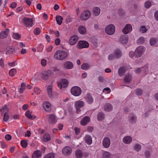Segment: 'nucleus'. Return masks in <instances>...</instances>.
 Returning a JSON list of instances; mask_svg holds the SVG:
<instances>
[{
  "mask_svg": "<svg viewBox=\"0 0 158 158\" xmlns=\"http://www.w3.org/2000/svg\"><path fill=\"white\" fill-rule=\"evenodd\" d=\"M57 84L59 88L61 89L62 88H65L68 86L69 81L66 79H63L58 81Z\"/></svg>",
  "mask_w": 158,
  "mask_h": 158,
  "instance_id": "39448f33",
  "label": "nucleus"
},
{
  "mask_svg": "<svg viewBox=\"0 0 158 158\" xmlns=\"http://www.w3.org/2000/svg\"><path fill=\"white\" fill-rule=\"evenodd\" d=\"M53 48V46L52 45H49L46 48V51L47 52H50L51 51Z\"/></svg>",
  "mask_w": 158,
  "mask_h": 158,
  "instance_id": "052dcab7",
  "label": "nucleus"
},
{
  "mask_svg": "<svg viewBox=\"0 0 158 158\" xmlns=\"http://www.w3.org/2000/svg\"><path fill=\"white\" fill-rule=\"evenodd\" d=\"M21 144L23 148H25L27 146V141L23 140L21 141Z\"/></svg>",
  "mask_w": 158,
  "mask_h": 158,
  "instance_id": "3c124183",
  "label": "nucleus"
},
{
  "mask_svg": "<svg viewBox=\"0 0 158 158\" xmlns=\"http://www.w3.org/2000/svg\"><path fill=\"white\" fill-rule=\"evenodd\" d=\"M115 28L114 26L112 24L109 25V35H113L115 32Z\"/></svg>",
  "mask_w": 158,
  "mask_h": 158,
  "instance_id": "cd10ccee",
  "label": "nucleus"
},
{
  "mask_svg": "<svg viewBox=\"0 0 158 158\" xmlns=\"http://www.w3.org/2000/svg\"><path fill=\"white\" fill-rule=\"evenodd\" d=\"M132 27L130 24H127L123 30V32L124 34H127L132 31Z\"/></svg>",
  "mask_w": 158,
  "mask_h": 158,
  "instance_id": "f8f14e48",
  "label": "nucleus"
},
{
  "mask_svg": "<svg viewBox=\"0 0 158 158\" xmlns=\"http://www.w3.org/2000/svg\"><path fill=\"white\" fill-rule=\"evenodd\" d=\"M9 118V116L7 113H5L4 114L3 121H6Z\"/></svg>",
  "mask_w": 158,
  "mask_h": 158,
  "instance_id": "4d7b16f0",
  "label": "nucleus"
},
{
  "mask_svg": "<svg viewBox=\"0 0 158 158\" xmlns=\"http://www.w3.org/2000/svg\"><path fill=\"white\" fill-rule=\"evenodd\" d=\"M60 40L59 38H57L55 40V44L56 45H58L60 44Z\"/></svg>",
  "mask_w": 158,
  "mask_h": 158,
  "instance_id": "69168bd1",
  "label": "nucleus"
},
{
  "mask_svg": "<svg viewBox=\"0 0 158 158\" xmlns=\"http://www.w3.org/2000/svg\"><path fill=\"white\" fill-rule=\"evenodd\" d=\"M89 43L86 41H79L77 44V48L78 49L87 48L89 47Z\"/></svg>",
  "mask_w": 158,
  "mask_h": 158,
  "instance_id": "423d86ee",
  "label": "nucleus"
},
{
  "mask_svg": "<svg viewBox=\"0 0 158 158\" xmlns=\"http://www.w3.org/2000/svg\"><path fill=\"white\" fill-rule=\"evenodd\" d=\"M143 93V91L141 89H137L136 90V93L138 95H140Z\"/></svg>",
  "mask_w": 158,
  "mask_h": 158,
  "instance_id": "13d9d810",
  "label": "nucleus"
},
{
  "mask_svg": "<svg viewBox=\"0 0 158 158\" xmlns=\"http://www.w3.org/2000/svg\"><path fill=\"white\" fill-rule=\"evenodd\" d=\"M16 70L15 69H11L9 71V74L10 76H14L16 73Z\"/></svg>",
  "mask_w": 158,
  "mask_h": 158,
  "instance_id": "49530a36",
  "label": "nucleus"
},
{
  "mask_svg": "<svg viewBox=\"0 0 158 158\" xmlns=\"http://www.w3.org/2000/svg\"><path fill=\"white\" fill-rule=\"evenodd\" d=\"M71 93L73 95L75 96H79L81 94V90L79 87L74 86L71 89Z\"/></svg>",
  "mask_w": 158,
  "mask_h": 158,
  "instance_id": "7ed1b4c3",
  "label": "nucleus"
},
{
  "mask_svg": "<svg viewBox=\"0 0 158 158\" xmlns=\"http://www.w3.org/2000/svg\"><path fill=\"white\" fill-rule=\"evenodd\" d=\"M148 67L147 66H144L140 68H138L135 70V72L137 74H139L140 72H138V70H142V72L146 74L148 73Z\"/></svg>",
  "mask_w": 158,
  "mask_h": 158,
  "instance_id": "2eb2a0df",
  "label": "nucleus"
},
{
  "mask_svg": "<svg viewBox=\"0 0 158 158\" xmlns=\"http://www.w3.org/2000/svg\"><path fill=\"white\" fill-rule=\"evenodd\" d=\"M0 111L2 114L3 113H7L9 111V109L5 105L0 109Z\"/></svg>",
  "mask_w": 158,
  "mask_h": 158,
  "instance_id": "c756f323",
  "label": "nucleus"
},
{
  "mask_svg": "<svg viewBox=\"0 0 158 158\" xmlns=\"http://www.w3.org/2000/svg\"><path fill=\"white\" fill-rule=\"evenodd\" d=\"M50 139V135L48 134H45L43 137V140L46 142L49 141Z\"/></svg>",
  "mask_w": 158,
  "mask_h": 158,
  "instance_id": "e433bc0d",
  "label": "nucleus"
},
{
  "mask_svg": "<svg viewBox=\"0 0 158 158\" xmlns=\"http://www.w3.org/2000/svg\"><path fill=\"white\" fill-rule=\"evenodd\" d=\"M40 28H36L35 29L34 32L35 35H38L40 34Z\"/></svg>",
  "mask_w": 158,
  "mask_h": 158,
  "instance_id": "5fc2aeb1",
  "label": "nucleus"
},
{
  "mask_svg": "<svg viewBox=\"0 0 158 158\" xmlns=\"http://www.w3.org/2000/svg\"><path fill=\"white\" fill-rule=\"evenodd\" d=\"M78 37L77 35H73L71 36L69 40V43L71 45H74L77 42Z\"/></svg>",
  "mask_w": 158,
  "mask_h": 158,
  "instance_id": "ddd939ff",
  "label": "nucleus"
},
{
  "mask_svg": "<svg viewBox=\"0 0 158 158\" xmlns=\"http://www.w3.org/2000/svg\"><path fill=\"white\" fill-rule=\"evenodd\" d=\"M1 144L2 148H5L7 146V145L5 143L3 142H1Z\"/></svg>",
  "mask_w": 158,
  "mask_h": 158,
  "instance_id": "774afa93",
  "label": "nucleus"
},
{
  "mask_svg": "<svg viewBox=\"0 0 158 158\" xmlns=\"http://www.w3.org/2000/svg\"><path fill=\"white\" fill-rule=\"evenodd\" d=\"M55 154L53 152H51L47 154L44 158H54Z\"/></svg>",
  "mask_w": 158,
  "mask_h": 158,
  "instance_id": "ea45409f",
  "label": "nucleus"
},
{
  "mask_svg": "<svg viewBox=\"0 0 158 158\" xmlns=\"http://www.w3.org/2000/svg\"><path fill=\"white\" fill-rule=\"evenodd\" d=\"M132 140L131 137L129 136H126L123 139V142L126 144L130 143L131 142Z\"/></svg>",
  "mask_w": 158,
  "mask_h": 158,
  "instance_id": "c85d7f7f",
  "label": "nucleus"
},
{
  "mask_svg": "<svg viewBox=\"0 0 158 158\" xmlns=\"http://www.w3.org/2000/svg\"><path fill=\"white\" fill-rule=\"evenodd\" d=\"M105 115L102 112L98 113L97 115L98 119L99 121H101L103 120L104 118Z\"/></svg>",
  "mask_w": 158,
  "mask_h": 158,
  "instance_id": "4c0bfd02",
  "label": "nucleus"
},
{
  "mask_svg": "<svg viewBox=\"0 0 158 158\" xmlns=\"http://www.w3.org/2000/svg\"><path fill=\"white\" fill-rule=\"evenodd\" d=\"M128 40V38L127 35H121L119 38L120 42L123 44H126L127 43Z\"/></svg>",
  "mask_w": 158,
  "mask_h": 158,
  "instance_id": "4468645a",
  "label": "nucleus"
},
{
  "mask_svg": "<svg viewBox=\"0 0 158 158\" xmlns=\"http://www.w3.org/2000/svg\"><path fill=\"white\" fill-rule=\"evenodd\" d=\"M8 64V65L10 67H14L17 64L15 61H14L11 62H9Z\"/></svg>",
  "mask_w": 158,
  "mask_h": 158,
  "instance_id": "bf43d9fd",
  "label": "nucleus"
},
{
  "mask_svg": "<svg viewBox=\"0 0 158 158\" xmlns=\"http://www.w3.org/2000/svg\"><path fill=\"white\" fill-rule=\"evenodd\" d=\"M48 118V122L50 123H55L57 121L56 117L54 114H50L46 116Z\"/></svg>",
  "mask_w": 158,
  "mask_h": 158,
  "instance_id": "9b49d317",
  "label": "nucleus"
},
{
  "mask_svg": "<svg viewBox=\"0 0 158 158\" xmlns=\"http://www.w3.org/2000/svg\"><path fill=\"white\" fill-rule=\"evenodd\" d=\"M72 152L71 148L69 146H66L63 148L62 152L64 156H68L70 155Z\"/></svg>",
  "mask_w": 158,
  "mask_h": 158,
  "instance_id": "9d476101",
  "label": "nucleus"
},
{
  "mask_svg": "<svg viewBox=\"0 0 158 158\" xmlns=\"http://www.w3.org/2000/svg\"><path fill=\"white\" fill-rule=\"evenodd\" d=\"M14 51L15 49L13 47H8L6 48V53L7 54H12Z\"/></svg>",
  "mask_w": 158,
  "mask_h": 158,
  "instance_id": "f704fd0d",
  "label": "nucleus"
},
{
  "mask_svg": "<svg viewBox=\"0 0 158 158\" xmlns=\"http://www.w3.org/2000/svg\"><path fill=\"white\" fill-rule=\"evenodd\" d=\"M85 105V102L81 100H79L75 102L74 103V107L76 109L77 113H79L80 111V109L83 107Z\"/></svg>",
  "mask_w": 158,
  "mask_h": 158,
  "instance_id": "20e7f679",
  "label": "nucleus"
},
{
  "mask_svg": "<svg viewBox=\"0 0 158 158\" xmlns=\"http://www.w3.org/2000/svg\"><path fill=\"white\" fill-rule=\"evenodd\" d=\"M145 41L144 37H141L139 38L137 40L136 42L138 44H140L143 43Z\"/></svg>",
  "mask_w": 158,
  "mask_h": 158,
  "instance_id": "58836bf2",
  "label": "nucleus"
},
{
  "mask_svg": "<svg viewBox=\"0 0 158 158\" xmlns=\"http://www.w3.org/2000/svg\"><path fill=\"white\" fill-rule=\"evenodd\" d=\"M78 31L81 34H85L86 32V29L85 27L83 26H80L79 27Z\"/></svg>",
  "mask_w": 158,
  "mask_h": 158,
  "instance_id": "a878e982",
  "label": "nucleus"
},
{
  "mask_svg": "<svg viewBox=\"0 0 158 158\" xmlns=\"http://www.w3.org/2000/svg\"><path fill=\"white\" fill-rule=\"evenodd\" d=\"M86 102L89 104L92 103L94 101L93 98L92 96L89 94H87L85 97Z\"/></svg>",
  "mask_w": 158,
  "mask_h": 158,
  "instance_id": "6ab92c4d",
  "label": "nucleus"
},
{
  "mask_svg": "<svg viewBox=\"0 0 158 158\" xmlns=\"http://www.w3.org/2000/svg\"><path fill=\"white\" fill-rule=\"evenodd\" d=\"M151 6V2L149 1H147L144 3V6L146 8H149Z\"/></svg>",
  "mask_w": 158,
  "mask_h": 158,
  "instance_id": "8fccbe9b",
  "label": "nucleus"
},
{
  "mask_svg": "<svg viewBox=\"0 0 158 158\" xmlns=\"http://www.w3.org/2000/svg\"><path fill=\"white\" fill-rule=\"evenodd\" d=\"M64 67L66 69H70L73 68V64L72 62L67 61L64 63Z\"/></svg>",
  "mask_w": 158,
  "mask_h": 158,
  "instance_id": "dca6fc26",
  "label": "nucleus"
},
{
  "mask_svg": "<svg viewBox=\"0 0 158 158\" xmlns=\"http://www.w3.org/2000/svg\"><path fill=\"white\" fill-rule=\"evenodd\" d=\"M122 53L119 49L115 50L114 54H111L109 55V60H112L115 58H118L121 56Z\"/></svg>",
  "mask_w": 158,
  "mask_h": 158,
  "instance_id": "6e6552de",
  "label": "nucleus"
},
{
  "mask_svg": "<svg viewBox=\"0 0 158 158\" xmlns=\"http://www.w3.org/2000/svg\"><path fill=\"white\" fill-rule=\"evenodd\" d=\"M68 53L63 50H58L54 55V58L56 60H64L67 56Z\"/></svg>",
  "mask_w": 158,
  "mask_h": 158,
  "instance_id": "f257e3e1",
  "label": "nucleus"
},
{
  "mask_svg": "<svg viewBox=\"0 0 158 158\" xmlns=\"http://www.w3.org/2000/svg\"><path fill=\"white\" fill-rule=\"evenodd\" d=\"M9 30L6 29L5 31H3L0 33V38L1 39H4L6 37L9 33Z\"/></svg>",
  "mask_w": 158,
  "mask_h": 158,
  "instance_id": "393cba45",
  "label": "nucleus"
},
{
  "mask_svg": "<svg viewBox=\"0 0 158 158\" xmlns=\"http://www.w3.org/2000/svg\"><path fill=\"white\" fill-rule=\"evenodd\" d=\"M75 155L77 158H81L83 156V153L80 150H77L75 152Z\"/></svg>",
  "mask_w": 158,
  "mask_h": 158,
  "instance_id": "2f4dec72",
  "label": "nucleus"
},
{
  "mask_svg": "<svg viewBox=\"0 0 158 158\" xmlns=\"http://www.w3.org/2000/svg\"><path fill=\"white\" fill-rule=\"evenodd\" d=\"M84 140L85 142L89 145L91 144L92 143V138L89 135H87L85 136Z\"/></svg>",
  "mask_w": 158,
  "mask_h": 158,
  "instance_id": "5701e85b",
  "label": "nucleus"
},
{
  "mask_svg": "<svg viewBox=\"0 0 158 158\" xmlns=\"http://www.w3.org/2000/svg\"><path fill=\"white\" fill-rule=\"evenodd\" d=\"M147 30L144 26L141 27L140 29V31L142 33H144L146 32Z\"/></svg>",
  "mask_w": 158,
  "mask_h": 158,
  "instance_id": "864d4df0",
  "label": "nucleus"
},
{
  "mask_svg": "<svg viewBox=\"0 0 158 158\" xmlns=\"http://www.w3.org/2000/svg\"><path fill=\"white\" fill-rule=\"evenodd\" d=\"M100 13V10L98 7H95L93 8V15L95 16H98Z\"/></svg>",
  "mask_w": 158,
  "mask_h": 158,
  "instance_id": "412c9836",
  "label": "nucleus"
},
{
  "mask_svg": "<svg viewBox=\"0 0 158 158\" xmlns=\"http://www.w3.org/2000/svg\"><path fill=\"white\" fill-rule=\"evenodd\" d=\"M157 42V39L155 38H152L150 40V43L151 45H155L156 44Z\"/></svg>",
  "mask_w": 158,
  "mask_h": 158,
  "instance_id": "a19ab883",
  "label": "nucleus"
},
{
  "mask_svg": "<svg viewBox=\"0 0 158 158\" xmlns=\"http://www.w3.org/2000/svg\"><path fill=\"white\" fill-rule=\"evenodd\" d=\"M47 92L49 97L52 98L53 97L52 93V88L51 85L48 86L47 88Z\"/></svg>",
  "mask_w": 158,
  "mask_h": 158,
  "instance_id": "7c9ffc66",
  "label": "nucleus"
},
{
  "mask_svg": "<svg viewBox=\"0 0 158 158\" xmlns=\"http://www.w3.org/2000/svg\"><path fill=\"white\" fill-rule=\"evenodd\" d=\"M34 91L36 94H39L41 93V90L39 88L35 87L34 88Z\"/></svg>",
  "mask_w": 158,
  "mask_h": 158,
  "instance_id": "de8ad7c7",
  "label": "nucleus"
},
{
  "mask_svg": "<svg viewBox=\"0 0 158 158\" xmlns=\"http://www.w3.org/2000/svg\"><path fill=\"white\" fill-rule=\"evenodd\" d=\"M127 69L124 67H121L118 70V73L120 76L123 75Z\"/></svg>",
  "mask_w": 158,
  "mask_h": 158,
  "instance_id": "bb28decb",
  "label": "nucleus"
},
{
  "mask_svg": "<svg viewBox=\"0 0 158 158\" xmlns=\"http://www.w3.org/2000/svg\"><path fill=\"white\" fill-rule=\"evenodd\" d=\"M74 130L76 134V135H77L80 132V129L78 127H75L74 128Z\"/></svg>",
  "mask_w": 158,
  "mask_h": 158,
  "instance_id": "e2e57ef3",
  "label": "nucleus"
},
{
  "mask_svg": "<svg viewBox=\"0 0 158 158\" xmlns=\"http://www.w3.org/2000/svg\"><path fill=\"white\" fill-rule=\"evenodd\" d=\"M131 76L130 75L127 74L126 75L124 78V80L126 82H129L131 80Z\"/></svg>",
  "mask_w": 158,
  "mask_h": 158,
  "instance_id": "79ce46f5",
  "label": "nucleus"
},
{
  "mask_svg": "<svg viewBox=\"0 0 158 158\" xmlns=\"http://www.w3.org/2000/svg\"><path fill=\"white\" fill-rule=\"evenodd\" d=\"M90 118L88 116H85L82 119L81 122V124L82 126H85L90 121Z\"/></svg>",
  "mask_w": 158,
  "mask_h": 158,
  "instance_id": "f3484780",
  "label": "nucleus"
},
{
  "mask_svg": "<svg viewBox=\"0 0 158 158\" xmlns=\"http://www.w3.org/2000/svg\"><path fill=\"white\" fill-rule=\"evenodd\" d=\"M128 120L131 123H135L136 122V117L134 114H131L128 117Z\"/></svg>",
  "mask_w": 158,
  "mask_h": 158,
  "instance_id": "4be33fe9",
  "label": "nucleus"
},
{
  "mask_svg": "<svg viewBox=\"0 0 158 158\" xmlns=\"http://www.w3.org/2000/svg\"><path fill=\"white\" fill-rule=\"evenodd\" d=\"M98 79L99 82H104L106 81L105 78L102 76H99L98 77Z\"/></svg>",
  "mask_w": 158,
  "mask_h": 158,
  "instance_id": "603ef678",
  "label": "nucleus"
},
{
  "mask_svg": "<svg viewBox=\"0 0 158 158\" xmlns=\"http://www.w3.org/2000/svg\"><path fill=\"white\" fill-rule=\"evenodd\" d=\"M41 64L43 66H45L47 64V61L44 59H43L41 61Z\"/></svg>",
  "mask_w": 158,
  "mask_h": 158,
  "instance_id": "680f3d73",
  "label": "nucleus"
},
{
  "mask_svg": "<svg viewBox=\"0 0 158 158\" xmlns=\"http://www.w3.org/2000/svg\"><path fill=\"white\" fill-rule=\"evenodd\" d=\"M42 155L41 151L39 150H37L34 152L32 156V158H39Z\"/></svg>",
  "mask_w": 158,
  "mask_h": 158,
  "instance_id": "aec40b11",
  "label": "nucleus"
},
{
  "mask_svg": "<svg viewBox=\"0 0 158 158\" xmlns=\"http://www.w3.org/2000/svg\"><path fill=\"white\" fill-rule=\"evenodd\" d=\"M19 22L24 24L26 27H31L33 25L34 20L33 18L27 17L20 18Z\"/></svg>",
  "mask_w": 158,
  "mask_h": 158,
  "instance_id": "f03ea898",
  "label": "nucleus"
},
{
  "mask_svg": "<svg viewBox=\"0 0 158 158\" xmlns=\"http://www.w3.org/2000/svg\"><path fill=\"white\" fill-rule=\"evenodd\" d=\"M43 107L44 109L47 111H50L51 109V104L48 102H45L44 103Z\"/></svg>",
  "mask_w": 158,
  "mask_h": 158,
  "instance_id": "a211bd4d",
  "label": "nucleus"
},
{
  "mask_svg": "<svg viewBox=\"0 0 158 158\" xmlns=\"http://www.w3.org/2000/svg\"><path fill=\"white\" fill-rule=\"evenodd\" d=\"M25 115L29 118L31 119H35L36 117L32 114V112H31L30 110H27L25 113Z\"/></svg>",
  "mask_w": 158,
  "mask_h": 158,
  "instance_id": "b1692460",
  "label": "nucleus"
},
{
  "mask_svg": "<svg viewBox=\"0 0 158 158\" xmlns=\"http://www.w3.org/2000/svg\"><path fill=\"white\" fill-rule=\"evenodd\" d=\"M91 12L90 11L86 10L85 11L81 14L80 16V19L83 20H86L88 19L90 16Z\"/></svg>",
  "mask_w": 158,
  "mask_h": 158,
  "instance_id": "1a4fd4ad",
  "label": "nucleus"
},
{
  "mask_svg": "<svg viewBox=\"0 0 158 158\" xmlns=\"http://www.w3.org/2000/svg\"><path fill=\"white\" fill-rule=\"evenodd\" d=\"M141 148V146L139 144H136L134 146V149L137 151H139L140 150Z\"/></svg>",
  "mask_w": 158,
  "mask_h": 158,
  "instance_id": "09e8293b",
  "label": "nucleus"
},
{
  "mask_svg": "<svg viewBox=\"0 0 158 158\" xmlns=\"http://www.w3.org/2000/svg\"><path fill=\"white\" fill-rule=\"evenodd\" d=\"M13 38L16 40H19L21 37V35L17 33H14L12 35Z\"/></svg>",
  "mask_w": 158,
  "mask_h": 158,
  "instance_id": "a18cd8bd",
  "label": "nucleus"
},
{
  "mask_svg": "<svg viewBox=\"0 0 158 158\" xmlns=\"http://www.w3.org/2000/svg\"><path fill=\"white\" fill-rule=\"evenodd\" d=\"M90 68V65L87 63H84L81 66L82 69L85 70H87Z\"/></svg>",
  "mask_w": 158,
  "mask_h": 158,
  "instance_id": "72a5a7b5",
  "label": "nucleus"
},
{
  "mask_svg": "<svg viewBox=\"0 0 158 158\" xmlns=\"http://www.w3.org/2000/svg\"><path fill=\"white\" fill-rule=\"evenodd\" d=\"M42 78L44 80L47 79L48 78V76H47L46 74L45 73V72L44 71L42 74Z\"/></svg>",
  "mask_w": 158,
  "mask_h": 158,
  "instance_id": "338daca9",
  "label": "nucleus"
},
{
  "mask_svg": "<svg viewBox=\"0 0 158 158\" xmlns=\"http://www.w3.org/2000/svg\"><path fill=\"white\" fill-rule=\"evenodd\" d=\"M136 53L135 52H133V51H131L129 52V55L131 58L134 59V58H136L137 57H136Z\"/></svg>",
  "mask_w": 158,
  "mask_h": 158,
  "instance_id": "37998d69",
  "label": "nucleus"
},
{
  "mask_svg": "<svg viewBox=\"0 0 158 158\" xmlns=\"http://www.w3.org/2000/svg\"><path fill=\"white\" fill-rule=\"evenodd\" d=\"M56 20L57 23L59 25H61L62 23L63 18L60 16H57Z\"/></svg>",
  "mask_w": 158,
  "mask_h": 158,
  "instance_id": "c9c22d12",
  "label": "nucleus"
},
{
  "mask_svg": "<svg viewBox=\"0 0 158 158\" xmlns=\"http://www.w3.org/2000/svg\"><path fill=\"white\" fill-rule=\"evenodd\" d=\"M12 137L11 135L9 134L6 135L5 136V139L8 141L10 140L11 139Z\"/></svg>",
  "mask_w": 158,
  "mask_h": 158,
  "instance_id": "0e129e2a",
  "label": "nucleus"
},
{
  "mask_svg": "<svg viewBox=\"0 0 158 158\" xmlns=\"http://www.w3.org/2000/svg\"><path fill=\"white\" fill-rule=\"evenodd\" d=\"M103 144L105 148H107L109 147V138L108 137H106L104 138Z\"/></svg>",
  "mask_w": 158,
  "mask_h": 158,
  "instance_id": "473e14b6",
  "label": "nucleus"
},
{
  "mask_svg": "<svg viewBox=\"0 0 158 158\" xmlns=\"http://www.w3.org/2000/svg\"><path fill=\"white\" fill-rule=\"evenodd\" d=\"M144 48L142 46H139L137 47L135 50L136 53V57H140L144 52Z\"/></svg>",
  "mask_w": 158,
  "mask_h": 158,
  "instance_id": "0eeeda50",
  "label": "nucleus"
},
{
  "mask_svg": "<svg viewBox=\"0 0 158 158\" xmlns=\"http://www.w3.org/2000/svg\"><path fill=\"white\" fill-rule=\"evenodd\" d=\"M49 70L51 72L52 74L53 73V72H57L59 71V69H57L56 67H51Z\"/></svg>",
  "mask_w": 158,
  "mask_h": 158,
  "instance_id": "6e6d98bb",
  "label": "nucleus"
},
{
  "mask_svg": "<svg viewBox=\"0 0 158 158\" xmlns=\"http://www.w3.org/2000/svg\"><path fill=\"white\" fill-rule=\"evenodd\" d=\"M25 89V85L24 83H22L21 85V87L19 89L18 91L20 93H23Z\"/></svg>",
  "mask_w": 158,
  "mask_h": 158,
  "instance_id": "c03bdc74",
  "label": "nucleus"
}]
</instances>
